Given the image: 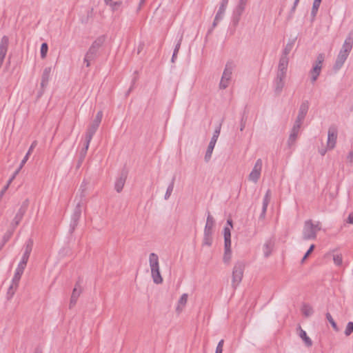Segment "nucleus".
Masks as SVG:
<instances>
[{
	"label": "nucleus",
	"mask_w": 353,
	"mask_h": 353,
	"mask_svg": "<svg viewBox=\"0 0 353 353\" xmlns=\"http://www.w3.org/2000/svg\"><path fill=\"white\" fill-rule=\"evenodd\" d=\"M353 332V322L347 323L344 334L346 336H350Z\"/></svg>",
	"instance_id": "nucleus-46"
},
{
	"label": "nucleus",
	"mask_w": 353,
	"mask_h": 353,
	"mask_svg": "<svg viewBox=\"0 0 353 353\" xmlns=\"http://www.w3.org/2000/svg\"><path fill=\"white\" fill-rule=\"evenodd\" d=\"M289 59L281 57L278 65V70L287 72Z\"/></svg>",
	"instance_id": "nucleus-27"
},
{
	"label": "nucleus",
	"mask_w": 353,
	"mask_h": 353,
	"mask_svg": "<svg viewBox=\"0 0 353 353\" xmlns=\"http://www.w3.org/2000/svg\"><path fill=\"white\" fill-rule=\"evenodd\" d=\"M325 316H326V319L327 320L330 322V323L331 324L332 328L338 332L339 331V327L337 326V324L334 321V320L333 319L332 315L329 313V312H327L326 314H325Z\"/></svg>",
	"instance_id": "nucleus-39"
},
{
	"label": "nucleus",
	"mask_w": 353,
	"mask_h": 353,
	"mask_svg": "<svg viewBox=\"0 0 353 353\" xmlns=\"http://www.w3.org/2000/svg\"><path fill=\"white\" fill-rule=\"evenodd\" d=\"M151 274H152V277L153 279V281L156 284H160L163 282V278L161 275L159 270H152Z\"/></svg>",
	"instance_id": "nucleus-28"
},
{
	"label": "nucleus",
	"mask_w": 353,
	"mask_h": 353,
	"mask_svg": "<svg viewBox=\"0 0 353 353\" xmlns=\"http://www.w3.org/2000/svg\"><path fill=\"white\" fill-rule=\"evenodd\" d=\"M81 292H82V290H81V280L79 279V281H77V283H75L74 288L72 292L70 304H69V307L70 309L76 305V303L77 302V299H78L79 296H80Z\"/></svg>",
	"instance_id": "nucleus-7"
},
{
	"label": "nucleus",
	"mask_w": 353,
	"mask_h": 353,
	"mask_svg": "<svg viewBox=\"0 0 353 353\" xmlns=\"http://www.w3.org/2000/svg\"><path fill=\"white\" fill-rule=\"evenodd\" d=\"M98 50H94L92 48H89L88 50L85 53L87 58H90V59L95 60L98 57Z\"/></svg>",
	"instance_id": "nucleus-34"
},
{
	"label": "nucleus",
	"mask_w": 353,
	"mask_h": 353,
	"mask_svg": "<svg viewBox=\"0 0 353 353\" xmlns=\"http://www.w3.org/2000/svg\"><path fill=\"white\" fill-rule=\"evenodd\" d=\"M28 209V201H24L21 207L19 208L18 212H17L14 218L13 219L11 225L17 227L21 221L22 220L25 213L26 212Z\"/></svg>",
	"instance_id": "nucleus-8"
},
{
	"label": "nucleus",
	"mask_w": 353,
	"mask_h": 353,
	"mask_svg": "<svg viewBox=\"0 0 353 353\" xmlns=\"http://www.w3.org/2000/svg\"><path fill=\"white\" fill-rule=\"evenodd\" d=\"M25 268H26V267L22 266L21 265H18V266L15 270L14 277L12 279L13 283H14L16 284L18 283V282L19 281V280L21 279V275L23 273Z\"/></svg>",
	"instance_id": "nucleus-23"
},
{
	"label": "nucleus",
	"mask_w": 353,
	"mask_h": 353,
	"mask_svg": "<svg viewBox=\"0 0 353 353\" xmlns=\"http://www.w3.org/2000/svg\"><path fill=\"white\" fill-rule=\"evenodd\" d=\"M247 119H248V116L246 114V112H245V111H243L242 116H241V121H240V131H243L244 130V128L245 127L246 122H247Z\"/></svg>",
	"instance_id": "nucleus-42"
},
{
	"label": "nucleus",
	"mask_w": 353,
	"mask_h": 353,
	"mask_svg": "<svg viewBox=\"0 0 353 353\" xmlns=\"http://www.w3.org/2000/svg\"><path fill=\"white\" fill-rule=\"evenodd\" d=\"M321 1H322V0H314L312 8V11H311V16L313 18H314L316 17Z\"/></svg>",
	"instance_id": "nucleus-33"
},
{
	"label": "nucleus",
	"mask_w": 353,
	"mask_h": 353,
	"mask_svg": "<svg viewBox=\"0 0 353 353\" xmlns=\"http://www.w3.org/2000/svg\"><path fill=\"white\" fill-rule=\"evenodd\" d=\"M232 258V250L227 251L226 250H224V254L223 257V261L228 264L231 260Z\"/></svg>",
	"instance_id": "nucleus-43"
},
{
	"label": "nucleus",
	"mask_w": 353,
	"mask_h": 353,
	"mask_svg": "<svg viewBox=\"0 0 353 353\" xmlns=\"http://www.w3.org/2000/svg\"><path fill=\"white\" fill-rule=\"evenodd\" d=\"M51 72L52 67H46L43 71L41 81V87L43 90H44L48 85Z\"/></svg>",
	"instance_id": "nucleus-11"
},
{
	"label": "nucleus",
	"mask_w": 353,
	"mask_h": 353,
	"mask_svg": "<svg viewBox=\"0 0 353 353\" xmlns=\"http://www.w3.org/2000/svg\"><path fill=\"white\" fill-rule=\"evenodd\" d=\"M128 172L125 169H123L120 172L119 176L116 179L114 183V189L117 192H121L125 183Z\"/></svg>",
	"instance_id": "nucleus-6"
},
{
	"label": "nucleus",
	"mask_w": 353,
	"mask_h": 353,
	"mask_svg": "<svg viewBox=\"0 0 353 353\" xmlns=\"http://www.w3.org/2000/svg\"><path fill=\"white\" fill-rule=\"evenodd\" d=\"M296 39V37H295L294 39H289L288 42L287 43L286 46H285V48L283 50L282 55H281L282 57L288 58V56L292 51L293 46L295 43Z\"/></svg>",
	"instance_id": "nucleus-15"
},
{
	"label": "nucleus",
	"mask_w": 353,
	"mask_h": 353,
	"mask_svg": "<svg viewBox=\"0 0 353 353\" xmlns=\"http://www.w3.org/2000/svg\"><path fill=\"white\" fill-rule=\"evenodd\" d=\"M303 121H304L303 119H302L301 117L300 118L299 117L297 116V117L294 121V123L293 125V127H296L298 128H301V126Z\"/></svg>",
	"instance_id": "nucleus-55"
},
{
	"label": "nucleus",
	"mask_w": 353,
	"mask_h": 353,
	"mask_svg": "<svg viewBox=\"0 0 353 353\" xmlns=\"http://www.w3.org/2000/svg\"><path fill=\"white\" fill-rule=\"evenodd\" d=\"M188 301V294H183L179 300V304L184 306Z\"/></svg>",
	"instance_id": "nucleus-51"
},
{
	"label": "nucleus",
	"mask_w": 353,
	"mask_h": 353,
	"mask_svg": "<svg viewBox=\"0 0 353 353\" xmlns=\"http://www.w3.org/2000/svg\"><path fill=\"white\" fill-rule=\"evenodd\" d=\"M17 227L12 225L10 224V226L9 228V229L7 230V232L5 233V234L3 235V243H1V248L3 247V245L6 243L8 242L10 237L12 236L13 234V232L15 230Z\"/></svg>",
	"instance_id": "nucleus-26"
},
{
	"label": "nucleus",
	"mask_w": 353,
	"mask_h": 353,
	"mask_svg": "<svg viewBox=\"0 0 353 353\" xmlns=\"http://www.w3.org/2000/svg\"><path fill=\"white\" fill-rule=\"evenodd\" d=\"M267 208H265V207L262 206V210H261V214L259 216V219L263 220L265 219L266 211H267Z\"/></svg>",
	"instance_id": "nucleus-63"
},
{
	"label": "nucleus",
	"mask_w": 353,
	"mask_h": 353,
	"mask_svg": "<svg viewBox=\"0 0 353 353\" xmlns=\"http://www.w3.org/2000/svg\"><path fill=\"white\" fill-rule=\"evenodd\" d=\"M221 123H220L219 125V126H217L213 133V136L211 138V140L209 143V145L208 146V148H207V150H206V152H205V161L206 162H208L210 159H211V156H212V152H213V150H214V148L215 146V144L216 143V141L218 139V137L220 134V132H221Z\"/></svg>",
	"instance_id": "nucleus-2"
},
{
	"label": "nucleus",
	"mask_w": 353,
	"mask_h": 353,
	"mask_svg": "<svg viewBox=\"0 0 353 353\" xmlns=\"http://www.w3.org/2000/svg\"><path fill=\"white\" fill-rule=\"evenodd\" d=\"M349 54L343 52L340 50L339 53L337 55L336 59L335 61L334 65V70H339L344 64L345 61L347 59Z\"/></svg>",
	"instance_id": "nucleus-10"
},
{
	"label": "nucleus",
	"mask_w": 353,
	"mask_h": 353,
	"mask_svg": "<svg viewBox=\"0 0 353 353\" xmlns=\"http://www.w3.org/2000/svg\"><path fill=\"white\" fill-rule=\"evenodd\" d=\"M309 110V101H304L302 102L299 107L298 117L300 118L305 119V117L307 113V111Z\"/></svg>",
	"instance_id": "nucleus-17"
},
{
	"label": "nucleus",
	"mask_w": 353,
	"mask_h": 353,
	"mask_svg": "<svg viewBox=\"0 0 353 353\" xmlns=\"http://www.w3.org/2000/svg\"><path fill=\"white\" fill-rule=\"evenodd\" d=\"M285 85V81L282 79H276L274 81V88L276 94H279Z\"/></svg>",
	"instance_id": "nucleus-24"
},
{
	"label": "nucleus",
	"mask_w": 353,
	"mask_h": 353,
	"mask_svg": "<svg viewBox=\"0 0 353 353\" xmlns=\"http://www.w3.org/2000/svg\"><path fill=\"white\" fill-rule=\"evenodd\" d=\"M347 223L350 224H353V212H351L347 219Z\"/></svg>",
	"instance_id": "nucleus-64"
},
{
	"label": "nucleus",
	"mask_w": 353,
	"mask_h": 353,
	"mask_svg": "<svg viewBox=\"0 0 353 353\" xmlns=\"http://www.w3.org/2000/svg\"><path fill=\"white\" fill-rule=\"evenodd\" d=\"M224 250H231V239H224Z\"/></svg>",
	"instance_id": "nucleus-56"
},
{
	"label": "nucleus",
	"mask_w": 353,
	"mask_h": 353,
	"mask_svg": "<svg viewBox=\"0 0 353 353\" xmlns=\"http://www.w3.org/2000/svg\"><path fill=\"white\" fill-rule=\"evenodd\" d=\"M37 141H34L32 143V144H31L30 147L29 148V149H28V152H27V154H28V155H30V154H31V153L32 152V151H33L34 148L37 146Z\"/></svg>",
	"instance_id": "nucleus-62"
},
{
	"label": "nucleus",
	"mask_w": 353,
	"mask_h": 353,
	"mask_svg": "<svg viewBox=\"0 0 353 353\" xmlns=\"http://www.w3.org/2000/svg\"><path fill=\"white\" fill-rule=\"evenodd\" d=\"M299 336L303 339V341L305 342L307 347H311L312 345V341L311 339L309 336H307L305 331L302 330L301 327H300Z\"/></svg>",
	"instance_id": "nucleus-29"
},
{
	"label": "nucleus",
	"mask_w": 353,
	"mask_h": 353,
	"mask_svg": "<svg viewBox=\"0 0 353 353\" xmlns=\"http://www.w3.org/2000/svg\"><path fill=\"white\" fill-rule=\"evenodd\" d=\"M150 267L152 270H159V257L155 253H151L149 256Z\"/></svg>",
	"instance_id": "nucleus-14"
},
{
	"label": "nucleus",
	"mask_w": 353,
	"mask_h": 353,
	"mask_svg": "<svg viewBox=\"0 0 353 353\" xmlns=\"http://www.w3.org/2000/svg\"><path fill=\"white\" fill-rule=\"evenodd\" d=\"M229 0H222L219 8V10L216 14V16L222 17L226 10L227 6L228 4Z\"/></svg>",
	"instance_id": "nucleus-30"
},
{
	"label": "nucleus",
	"mask_w": 353,
	"mask_h": 353,
	"mask_svg": "<svg viewBox=\"0 0 353 353\" xmlns=\"http://www.w3.org/2000/svg\"><path fill=\"white\" fill-rule=\"evenodd\" d=\"M234 68V65L232 62H227L221 78L226 79V81H230Z\"/></svg>",
	"instance_id": "nucleus-13"
},
{
	"label": "nucleus",
	"mask_w": 353,
	"mask_h": 353,
	"mask_svg": "<svg viewBox=\"0 0 353 353\" xmlns=\"http://www.w3.org/2000/svg\"><path fill=\"white\" fill-rule=\"evenodd\" d=\"M222 19H223L222 17H219V16L215 15V17H214V21L212 23V27L208 31V34H210L212 32L214 28L217 26L218 23Z\"/></svg>",
	"instance_id": "nucleus-45"
},
{
	"label": "nucleus",
	"mask_w": 353,
	"mask_h": 353,
	"mask_svg": "<svg viewBox=\"0 0 353 353\" xmlns=\"http://www.w3.org/2000/svg\"><path fill=\"white\" fill-rule=\"evenodd\" d=\"M301 311L303 315L306 317L311 316L314 312L312 307L306 303L303 305Z\"/></svg>",
	"instance_id": "nucleus-31"
},
{
	"label": "nucleus",
	"mask_w": 353,
	"mask_h": 353,
	"mask_svg": "<svg viewBox=\"0 0 353 353\" xmlns=\"http://www.w3.org/2000/svg\"><path fill=\"white\" fill-rule=\"evenodd\" d=\"M353 46V39L348 37L345 39L344 43L341 49L343 52L350 54Z\"/></svg>",
	"instance_id": "nucleus-16"
},
{
	"label": "nucleus",
	"mask_w": 353,
	"mask_h": 353,
	"mask_svg": "<svg viewBox=\"0 0 353 353\" xmlns=\"http://www.w3.org/2000/svg\"><path fill=\"white\" fill-rule=\"evenodd\" d=\"M99 126L90 124L87 129L85 133V141L90 143L94 134L96 133Z\"/></svg>",
	"instance_id": "nucleus-18"
},
{
	"label": "nucleus",
	"mask_w": 353,
	"mask_h": 353,
	"mask_svg": "<svg viewBox=\"0 0 353 353\" xmlns=\"http://www.w3.org/2000/svg\"><path fill=\"white\" fill-rule=\"evenodd\" d=\"M321 72L319 66H312V68L310 70V75L311 77V81L314 83L318 79Z\"/></svg>",
	"instance_id": "nucleus-21"
},
{
	"label": "nucleus",
	"mask_w": 353,
	"mask_h": 353,
	"mask_svg": "<svg viewBox=\"0 0 353 353\" xmlns=\"http://www.w3.org/2000/svg\"><path fill=\"white\" fill-rule=\"evenodd\" d=\"M274 248V242L272 240H268L263 245V254L265 258H268L272 254Z\"/></svg>",
	"instance_id": "nucleus-19"
},
{
	"label": "nucleus",
	"mask_w": 353,
	"mask_h": 353,
	"mask_svg": "<svg viewBox=\"0 0 353 353\" xmlns=\"http://www.w3.org/2000/svg\"><path fill=\"white\" fill-rule=\"evenodd\" d=\"M212 234L203 233V245L211 246L212 244Z\"/></svg>",
	"instance_id": "nucleus-35"
},
{
	"label": "nucleus",
	"mask_w": 353,
	"mask_h": 353,
	"mask_svg": "<svg viewBox=\"0 0 353 353\" xmlns=\"http://www.w3.org/2000/svg\"><path fill=\"white\" fill-rule=\"evenodd\" d=\"M262 165V160L261 159H257L252 172L250 173L248 176V179L250 181H252L255 183L259 181L261 176Z\"/></svg>",
	"instance_id": "nucleus-5"
},
{
	"label": "nucleus",
	"mask_w": 353,
	"mask_h": 353,
	"mask_svg": "<svg viewBox=\"0 0 353 353\" xmlns=\"http://www.w3.org/2000/svg\"><path fill=\"white\" fill-rule=\"evenodd\" d=\"M271 196H272L271 190L270 189H268L266 191L265 194L263 198V207L268 208V206L270 202Z\"/></svg>",
	"instance_id": "nucleus-36"
},
{
	"label": "nucleus",
	"mask_w": 353,
	"mask_h": 353,
	"mask_svg": "<svg viewBox=\"0 0 353 353\" xmlns=\"http://www.w3.org/2000/svg\"><path fill=\"white\" fill-rule=\"evenodd\" d=\"M90 145V143L85 141L84 146L81 149L79 153V157H81V160H84L87 154V151L88 150Z\"/></svg>",
	"instance_id": "nucleus-40"
},
{
	"label": "nucleus",
	"mask_w": 353,
	"mask_h": 353,
	"mask_svg": "<svg viewBox=\"0 0 353 353\" xmlns=\"http://www.w3.org/2000/svg\"><path fill=\"white\" fill-rule=\"evenodd\" d=\"M8 41V37L6 36H3L1 38V63L3 62V60L7 52Z\"/></svg>",
	"instance_id": "nucleus-25"
},
{
	"label": "nucleus",
	"mask_w": 353,
	"mask_h": 353,
	"mask_svg": "<svg viewBox=\"0 0 353 353\" xmlns=\"http://www.w3.org/2000/svg\"><path fill=\"white\" fill-rule=\"evenodd\" d=\"M245 9V8L238 5L234 8L232 16V23L234 26H238Z\"/></svg>",
	"instance_id": "nucleus-9"
},
{
	"label": "nucleus",
	"mask_w": 353,
	"mask_h": 353,
	"mask_svg": "<svg viewBox=\"0 0 353 353\" xmlns=\"http://www.w3.org/2000/svg\"><path fill=\"white\" fill-rule=\"evenodd\" d=\"M325 54L324 53H319L318 55H317V57H316V61H314V63H313V65L314 66H319V68H321V70L322 69V66H323V63L324 62V60H325Z\"/></svg>",
	"instance_id": "nucleus-32"
},
{
	"label": "nucleus",
	"mask_w": 353,
	"mask_h": 353,
	"mask_svg": "<svg viewBox=\"0 0 353 353\" xmlns=\"http://www.w3.org/2000/svg\"><path fill=\"white\" fill-rule=\"evenodd\" d=\"M245 267V265L243 261H239L235 263L232 270V286L234 289H236L241 282L243 276Z\"/></svg>",
	"instance_id": "nucleus-1"
},
{
	"label": "nucleus",
	"mask_w": 353,
	"mask_h": 353,
	"mask_svg": "<svg viewBox=\"0 0 353 353\" xmlns=\"http://www.w3.org/2000/svg\"><path fill=\"white\" fill-rule=\"evenodd\" d=\"M224 239H231V228L229 227H225L223 229Z\"/></svg>",
	"instance_id": "nucleus-52"
},
{
	"label": "nucleus",
	"mask_w": 353,
	"mask_h": 353,
	"mask_svg": "<svg viewBox=\"0 0 353 353\" xmlns=\"http://www.w3.org/2000/svg\"><path fill=\"white\" fill-rule=\"evenodd\" d=\"M286 73L287 72L278 70L276 79L285 80L286 77Z\"/></svg>",
	"instance_id": "nucleus-57"
},
{
	"label": "nucleus",
	"mask_w": 353,
	"mask_h": 353,
	"mask_svg": "<svg viewBox=\"0 0 353 353\" xmlns=\"http://www.w3.org/2000/svg\"><path fill=\"white\" fill-rule=\"evenodd\" d=\"M182 39H183V37L181 36V37L179 38V39L177 41L176 44L175 45V47H174L173 52H174V53H178L179 52V49L181 48Z\"/></svg>",
	"instance_id": "nucleus-58"
},
{
	"label": "nucleus",
	"mask_w": 353,
	"mask_h": 353,
	"mask_svg": "<svg viewBox=\"0 0 353 353\" xmlns=\"http://www.w3.org/2000/svg\"><path fill=\"white\" fill-rule=\"evenodd\" d=\"M298 136L290 134L288 140V145L289 147H292L296 142Z\"/></svg>",
	"instance_id": "nucleus-49"
},
{
	"label": "nucleus",
	"mask_w": 353,
	"mask_h": 353,
	"mask_svg": "<svg viewBox=\"0 0 353 353\" xmlns=\"http://www.w3.org/2000/svg\"><path fill=\"white\" fill-rule=\"evenodd\" d=\"M109 4L112 6V8L113 10H118L119 8L121 6L122 2L121 1H115L113 3L111 2Z\"/></svg>",
	"instance_id": "nucleus-59"
},
{
	"label": "nucleus",
	"mask_w": 353,
	"mask_h": 353,
	"mask_svg": "<svg viewBox=\"0 0 353 353\" xmlns=\"http://www.w3.org/2000/svg\"><path fill=\"white\" fill-rule=\"evenodd\" d=\"M34 241L33 239L30 238L25 244V251L29 252L31 254V252L32 250Z\"/></svg>",
	"instance_id": "nucleus-44"
},
{
	"label": "nucleus",
	"mask_w": 353,
	"mask_h": 353,
	"mask_svg": "<svg viewBox=\"0 0 353 353\" xmlns=\"http://www.w3.org/2000/svg\"><path fill=\"white\" fill-rule=\"evenodd\" d=\"M18 174V170H16L12 177L8 180L7 184L3 187V188L1 190V196L4 194V192L7 190V189L9 187V185L12 181V180L14 179L15 176Z\"/></svg>",
	"instance_id": "nucleus-47"
},
{
	"label": "nucleus",
	"mask_w": 353,
	"mask_h": 353,
	"mask_svg": "<svg viewBox=\"0 0 353 353\" xmlns=\"http://www.w3.org/2000/svg\"><path fill=\"white\" fill-rule=\"evenodd\" d=\"M81 216V204L79 202L75 206L72 214L71 216V219L76 221H79Z\"/></svg>",
	"instance_id": "nucleus-20"
},
{
	"label": "nucleus",
	"mask_w": 353,
	"mask_h": 353,
	"mask_svg": "<svg viewBox=\"0 0 353 353\" xmlns=\"http://www.w3.org/2000/svg\"><path fill=\"white\" fill-rule=\"evenodd\" d=\"M105 40L104 35L97 37L90 46V48L99 51V48L103 46Z\"/></svg>",
	"instance_id": "nucleus-22"
},
{
	"label": "nucleus",
	"mask_w": 353,
	"mask_h": 353,
	"mask_svg": "<svg viewBox=\"0 0 353 353\" xmlns=\"http://www.w3.org/2000/svg\"><path fill=\"white\" fill-rule=\"evenodd\" d=\"M48 51V45L47 43H43L41 46V57L45 59Z\"/></svg>",
	"instance_id": "nucleus-41"
},
{
	"label": "nucleus",
	"mask_w": 353,
	"mask_h": 353,
	"mask_svg": "<svg viewBox=\"0 0 353 353\" xmlns=\"http://www.w3.org/2000/svg\"><path fill=\"white\" fill-rule=\"evenodd\" d=\"M315 248V245L314 244H312L307 251L304 254L303 257L301 259V263H304V261L307 259V258L310 255V254L313 252L314 249Z\"/></svg>",
	"instance_id": "nucleus-48"
},
{
	"label": "nucleus",
	"mask_w": 353,
	"mask_h": 353,
	"mask_svg": "<svg viewBox=\"0 0 353 353\" xmlns=\"http://www.w3.org/2000/svg\"><path fill=\"white\" fill-rule=\"evenodd\" d=\"M224 340L221 339L216 346L215 353H222L223 352V347Z\"/></svg>",
	"instance_id": "nucleus-53"
},
{
	"label": "nucleus",
	"mask_w": 353,
	"mask_h": 353,
	"mask_svg": "<svg viewBox=\"0 0 353 353\" xmlns=\"http://www.w3.org/2000/svg\"><path fill=\"white\" fill-rule=\"evenodd\" d=\"M29 257L26 256H22L21 260L19 262V265H21L22 266L26 267L27 263L28 261Z\"/></svg>",
	"instance_id": "nucleus-60"
},
{
	"label": "nucleus",
	"mask_w": 353,
	"mask_h": 353,
	"mask_svg": "<svg viewBox=\"0 0 353 353\" xmlns=\"http://www.w3.org/2000/svg\"><path fill=\"white\" fill-rule=\"evenodd\" d=\"M215 224V221L212 216L210 214V212H208V216L206 219V223L204 228V233L206 234H213V228Z\"/></svg>",
	"instance_id": "nucleus-12"
},
{
	"label": "nucleus",
	"mask_w": 353,
	"mask_h": 353,
	"mask_svg": "<svg viewBox=\"0 0 353 353\" xmlns=\"http://www.w3.org/2000/svg\"><path fill=\"white\" fill-rule=\"evenodd\" d=\"M78 224H79L78 221H73V220L70 219V227H69V233L70 234H72L74 232Z\"/></svg>",
	"instance_id": "nucleus-50"
},
{
	"label": "nucleus",
	"mask_w": 353,
	"mask_h": 353,
	"mask_svg": "<svg viewBox=\"0 0 353 353\" xmlns=\"http://www.w3.org/2000/svg\"><path fill=\"white\" fill-rule=\"evenodd\" d=\"M333 261L336 266H341L343 264V256L341 254H333Z\"/></svg>",
	"instance_id": "nucleus-38"
},
{
	"label": "nucleus",
	"mask_w": 353,
	"mask_h": 353,
	"mask_svg": "<svg viewBox=\"0 0 353 353\" xmlns=\"http://www.w3.org/2000/svg\"><path fill=\"white\" fill-rule=\"evenodd\" d=\"M338 130L336 125L330 126L327 132V148L328 150H333L336 143Z\"/></svg>",
	"instance_id": "nucleus-4"
},
{
	"label": "nucleus",
	"mask_w": 353,
	"mask_h": 353,
	"mask_svg": "<svg viewBox=\"0 0 353 353\" xmlns=\"http://www.w3.org/2000/svg\"><path fill=\"white\" fill-rule=\"evenodd\" d=\"M230 81H226V79L221 78L220 83H219V88L221 89H225L228 87Z\"/></svg>",
	"instance_id": "nucleus-54"
},
{
	"label": "nucleus",
	"mask_w": 353,
	"mask_h": 353,
	"mask_svg": "<svg viewBox=\"0 0 353 353\" xmlns=\"http://www.w3.org/2000/svg\"><path fill=\"white\" fill-rule=\"evenodd\" d=\"M29 157H30V155H28L27 154L25 155V157H23V159H22V161H21V162L20 163L19 168L17 170L18 172L19 171L20 169H21L23 168V166L27 162V161L28 160Z\"/></svg>",
	"instance_id": "nucleus-61"
},
{
	"label": "nucleus",
	"mask_w": 353,
	"mask_h": 353,
	"mask_svg": "<svg viewBox=\"0 0 353 353\" xmlns=\"http://www.w3.org/2000/svg\"><path fill=\"white\" fill-rule=\"evenodd\" d=\"M316 238V232L314 223L311 219L305 221L303 230V239L304 240L315 239Z\"/></svg>",
	"instance_id": "nucleus-3"
},
{
	"label": "nucleus",
	"mask_w": 353,
	"mask_h": 353,
	"mask_svg": "<svg viewBox=\"0 0 353 353\" xmlns=\"http://www.w3.org/2000/svg\"><path fill=\"white\" fill-rule=\"evenodd\" d=\"M174 180H175V177H173L170 185H168V187L167 188V190H166V192H165V196H164L165 200H167L170 198V196L173 191Z\"/></svg>",
	"instance_id": "nucleus-37"
}]
</instances>
